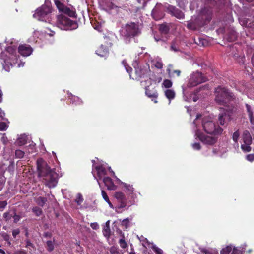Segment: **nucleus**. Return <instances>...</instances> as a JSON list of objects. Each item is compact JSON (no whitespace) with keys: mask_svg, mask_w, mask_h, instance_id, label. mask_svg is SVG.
I'll use <instances>...</instances> for the list:
<instances>
[{"mask_svg":"<svg viewBox=\"0 0 254 254\" xmlns=\"http://www.w3.org/2000/svg\"><path fill=\"white\" fill-rule=\"evenodd\" d=\"M37 168L38 175H58L50 168L47 163L41 158L37 160Z\"/></svg>","mask_w":254,"mask_h":254,"instance_id":"1a4fd4ad","label":"nucleus"},{"mask_svg":"<svg viewBox=\"0 0 254 254\" xmlns=\"http://www.w3.org/2000/svg\"><path fill=\"white\" fill-rule=\"evenodd\" d=\"M92 170L95 171L97 175H115V172L111 167L108 166L106 163L101 162L96 163L95 160H92Z\"/></svg>","mask_w":254,"mask_h":254,"instance_id":"0eeeda50","label":"nucleus"},{"mask_svg":"<svg viewBox=\"0 0 254 254\" xmlns=\"http://www.w3.org/2000/svg\"><path fill=\"white\" fill-rule=\"evenodd\" d=\"M101 193L102 197L103 199L105 200V201L108 203L110 208H113V206L111 201H110L107 193L104 190H102Z\"/></svg>","mask_w":254,"mask_h":254,"instance_id":"bb28decb","label":"nucleus"},{"mask_svg":"<svg viewBox=\"0 0 254 254\" xmlns=\"http://www.w3.org/2000/svg\"><path fill=\"white\" fill-rule=\"evenodd\" d=\"M246 159L248 161L253 162L254 160V154H250L246 155Z\"/></svg>","mask_w":254,"mask_h":254,"instance_id":"8fccbe9b","label":"nucleus"},{"mask_svg":"<svg viewBox=\"0 0 254 254\" xmlns=\"http://www.w3.org/2000/svg\"><path fill=\"white\" fill-rule=\"evenodd\" d=\"M164 94L166 97L169 100L170 102L175 98L176 95L175 92L173 89H166L164 91Z\"/></svg>","mask_w":254,"mask_h":254,"instance_id":"412c9836","label":"nucleus"},{"mask_svg":"<svg viewBox=\"0 0 254 254\" xmlns=\"http://www.w3.org/2000/svg\"><path fill=\"white\" fill-rule=\"evenodd\" d=\"M196 43L199 45L205 46V44L206 43V41L205 40L202 38H199L198 41L196 42Z\"/></svg>","mask_w":254,"mask_h":254,"instance_id":"603ef678","label":"nucleus"},{"mask_svg":"<svg viewBox=\"0 0 254 254\" xmlns=\"http://www.w3.org/2000/svg\"><path fill=\"white\" fill-rule=\"evenodd\" d=\"M211 19V12L205 8L202 9L196 18L198 26L202 27L208 23Z\"/></svg>","mask_w":254,"mask_h":254,"instance_id":"6e6552de","label":"nucleus"},{"mask_svg":"<svg viewBox=\"0 0 254 254\" xmlns=\"http://www.w3.org/2000/svg\"><path fill=\"white\" fill-rule=\"evenodd\" d=\"M126 201L127 200L120 201V205L119 208H122L125 207L126 206Z\"/></svg>","mask_w":254,"mask_h":254,"instance_id":"e2e57ef3","label":"nucleus"},{"mask_svg":"<svg viewBox=\"0 0 254 254\" xmlns=\"http://www.w3.org/2000/svg\"><path fill=\"white\" fill-rule=\"evenodd\" d=\"M115 197L119 201L127 200L125 195L122 192H116L115 193Z\"/></svg>","mask_w":254,"mask_h":254,"instance_id":"393cba45","label":"nucleus"},{"mask_svg":"<svg viewBox=\"0 0 254 254\" xmlns=\"http://www.w3.org/2000/svg\"><path fill=\"white\" fill-rule=\"evenodd\" d=\"M125 69L127 72H128L129 74H130L132 71V68L128 65L125 67Z\"/></svg>","mask_w":254,"mask_h":254,"instance_id":"338daca9","label":"nucleus"},{"mask_svg":"<svg viewBox=\"0 0 254 254\" xmlns=\"http://www.w3.org/2000/svg\"><path fill=\"white\" fill-rule=\"evenodd\" d=\"M15 156L18 158H22L24 155V152L21 150H16L15 152Z\"/></svg>","mask_w":254,"mask_h":254,"instance_id":"49530a36","label":"nucleus"},{"mask_svg":"<svg viewBox=\"0 0 254 254\" xmlns=\"http://www.w3.org/2000/svg\"><path fill=\"white\" fill-rule=\"evenodd\" d=\"M226 116V114L225 113H223L222 114H220L219 116L218 121L220 125H224L225 124V118Z\"/></svg>","mask_w":254,"mask_h":254,"instance_id":"58836bf2","label":"nucleus"},{"mask_svg":"<svg viewBox=\"0 0 254 254\" xmlns=\"http://www.w3.org/2000/svg\"><path fill=\"white\" fill-rule=\"evenodd\" d=\"M110 252L111 254H119V252L114 248H111Z\"/></svg>","mask_w":254,"mask_h":254,"instance_id":"0e129e2a","label":"nucleus"},{"mask_svg":"<svg viewBox=\"0 0 254 254\" xmlns=\"http://www.w3.org/2000/svg\"><path fill=\"white\" fill-rule=\"evenodd\" d=\"M111 230L109 225H107L103 230V234L106 237L109 238L110 236Z\"/></svg>","mask_w":254,"mask_h":254,"instance_id":"c756f323","label":"nucleus"},{"mask_svg":"<svg viewBox=\"0 0 254 254\" xmlns=\"http://www.w3.org/2000/svg\"><path fill=\"white\" fill-rule=\"evenodd\" d=\"M245 105L250 122L252 124H254V113L250 105L248 104H246Z\"/></svg>","mask_w":254,"mask_h":254,"instance_id":"4be33fe9","label":"nucleus"},{"mask_svg":"<svg viewBox=\"0 0 254 254\" xmlns=\"http://www.w3.org/2000/svg\"><path fill=\"white\" fill-rule=\"evenodd\" d=\"M168 74L169 77H173L174 76V75L176 74L177 77H179L181 75V71L180 70H174L172 72L170 69L168 70Z\"/></svg>","mask_w":254,"mask_h":254,"instance_id":"2f4dec72","label":"nucleus"},{"mask_svg":"<svg viewBox=\"0 0 254 254\" xmlns=\"http://www.w3.org/2000/svg\"><path fill=\"white\" fill-rule=\"evenodd\" d=\"M7 52H2L1 54V59L3 60V62H2L4 68L6 70H8L9 68V65L12 66V58L9 55H7V52H13V49L11 47H8Z\"/></svg>","mask_w":254,"mask_h":254,"instance_id":"9d476101","label":"nucleus"},{"mask_svg":"<svg viewBox=\"0 0 254 254\" xmlns=\"http://www.w3.org/2000/svg\"><path fill=\"white\" fill-rule=\"evenodd\" d=\"M198 27L199 26H198L197 23L196 22V19H195L194 21L189 22L187 24V27L189 29L192 30H195L197 29Z\"/></svg>","mask_w":254,"mask_h":254,"instance_id":"cd10ccee","label":"nucleus"},{"mask_svg":"<svg viewBox=\"0 0 254 254\" xmlns=\"http://www.w3.org/2000/svg\"><path fill=\"white\" fill-rule=\"evenodd\" d=\"M121 35L127 38H130L138 36L140 33L138 23L130 22L122 27L120 30Z\"/></svg>","mask_w":254,"mask_h":254,"instance_id":"f257e3e1","label":"nucleus"},{"mask_svg":"<svg viewBox=\"0 0 254 254\" xmlns=\"http://www.w3.org/2000/svg\"><path fill=\"white\" fill-rule=\"evenodd\" d=\"M68 100L70 101V103L75 105H80L83 104L82 100L78 97L72 94L71 93H68Z\"/></svg>","mask_w":254,"mask_h":254,"instance_id":"f3484780","label":"nucleus"},{"mask_svg":"<svg viewBox=\"0 0 254 254\" xmlns=\"http://www.w3.org/2000/svg\"><path fill=\"white\" fill-rule=\"evenodd\" d=\"M202 126L204 130L210 134L218 135L221 134L223 131V129L220 127L217 126L213 121L205 118L203 120Z\"/></svg>","mask_w":254,"mask_h":254,"instance_id":"423d86ee","label":"nucleus"},{"mask_svg":"<svg viewBox=\"0 0 254 254\" xmlns=\"http://www.w3.org/2000/svg\"><path fill=\"white\" fill-rule=\"evenodd\" d=\"M124 187L130 193H132L134 191V188L132 187V186L130 185L129 184H127L126 183L123 184Z\"/></svg>","mask_w":254,"mask_h":254,"instance_id":"37998d69","label":"nucleus"},{"mask_svg":"<svg viewBox=\"0 0 254 254\" xmlns=\"http://www.w3.org/2000/svg\"><path fill=\"white\" fill-rule=\"evenodd\" d=\"M237 36L236 32L234 30L230 29L227 32L224 38L228 42H232L236 40Z\"/></svg>","mask_w":254,"mask_h":254,"instance_id":"dca6fc26","label":"nucleus"},{"mask_svg":"<svg viewBox=\"0 0 254 254\" xmlns=\"http://www.w3.org/2000/svg\"><path fill=\"white\" fill-rule=\"evenodd\" d=\"M159 29L161 33L164 34H167L169 30L168 27L165 24L160 25Z\"/></svg>","mask_w":254,"mask_h":254,"instance_id":"c9c22d12","label":"nucleus"},{"mask_svg":"<svg viewBox=\"0 0 254 254\" xmlns=\"http://www.w3.org/2000/svg\"><path fill=\"white\" fill-rule=\"evenodd\" d=\"M96 54L101 57H105L108 55L109 49L108 47L103 45H101L96 51Z\"/></svg>","mask_w":254,"mask_h":254,"instance_id":"aec40b11","label":"nucleus"},{"mask_svg":"<svg viewBox=\"0 0 254 254\" xmlns=\"http://www.w3.org/2000/svg\"><path fill=\"white\" fill-rule=\"evenodd\" d=\"M12 217L13 218V223H17L18 221L20 220L21 217L19 215L16 214L15 211L14 212L13 215H12Z\"/></svg>","mask_w":254,"mask_h":254,"instance_id":"a18cd8bd","label":"nucleus"},{"mask_svg":"<svg viewBox=\"0 0 254 254\" xmlns=\"http://www.w3.org/2000/svg\"><path fill=\"white\" fill-rule=\"evenodd\" d=\"M242 140L243 143L248 145H251L252 143V137L248 130H245L243 132Z\"/></svg>","mask_w":254,"mask_h":254,"instance_id":"a211bd4d","label":"nucleus"},{"mask_svg":"<svg viewBox=\"0 0 254 254\" xmlns=\"http://www.w3.org/2000/svg\"><path fill=\"white\" fill-rule=\"evenodd\" d=\"M172 82L169 79H165L162 83V86L166 88H170L172 86Z\"/></svg>","mask_w":254,"mask_h":254,"instance_id":"f704fd0d","label":"nucleus"},{"mask_svg":"<svg viewBox=\"0 0 254 254\" xmlns=\"http://www.w3.org/2000/svg\"><path fill=\"white\" fill-rule=\"evenodd\" d=\"M119 243L120 244V247L122 248L125 249L127 246V243L125 241V240L124 237L123 238L120 239V240L119 241Z\"/></svg>","mask_w":254,"mask_h":254,"instance_id":"ea45409f","label":"nucleus"},{"mask_svg":"<svg viewBox=\"0 0 254 254\" xmlns=\"http://www.w3.org/2000/svg\"><path fill=\"white\" fill-rule=\"evenodd\" d=\"M14 254H26V253L24 251H16Z\"/></svg>","mask_w":254,"mask_h":254,"instance_id":"774afa93","label":"nucleus"},{"mask_svg":"<svg viewBox=\"0 0 254 254\" xmlns=\"http://www.w3.org/2000/svg\"><path fill=\"white\" fill-rule=\"evenodd\" d=\"M153 250L156 254H163V251L158 247H155L153 248Z\"/></svg>","mask_w":254,"mask_h":254,"instance_id":"6e6d98bb","label":"nucleus"},{"mask_svg":"<svg viewBox=\"0 0 254 254\" xmlns=\"http://www.w3.org/2000/svg\"><path fill=\"white\" fill-rule=\"evenodd\" d=\"M154 66L158 69H161L163 67V64L160 61H156L154 63Z\"/></svg>","mask_w":254,"mask_h":254,"instance_id":"3c124183","label":"nucleus"},{"mask_svg":"<svg viewBox=\"0 0 254 254\" xmlns=\"http://www.w3.org/2000/svg\"><path fill=\"white\" fill-rule=\"evenodd\" d=\"M62 0H54L55 5L58 9L61 11L64 12L66 11V8L64 5L61 2Z\"/></svg>","mask_w":254,"mask_h":254,"instance_id":"b1692460","label":"nucleus"},{"mask_svg":"<svg viewBox=\"0 0 254 254\" xmlns=\"http://www.w3.org/2000/svg\"><path fill=\"white\" fill-rule=\"evenodd\" d=\"M43 236L45 238H51L52 236V234L51 232H46L43 233Z\"/></svg>","mask_w":254,"mask_h":254,"instance_id":"680f3d73","label":"nucleus"},{"mask_svg":"<svg viewBox=\"0 0 254 254\" xmlns=\"http://www.w3.org/2000/svg\"><path fill=\"white\" fill-rule=\"evenodd\" d=\"M7 128V125L4 122H0V130L4 131Z\"/></svg>","mask_w":254,"mask_h":254,"instance_id":"09e8293b","label":"nucleus"},{"mask_svg":"<svg viewBox=\"0 0 254 254\" xmlns=\"http://www.w3.org/2000/svg\"><path fill=\"white\" fill-rule=\"evenodd\" d=\"M20 232V229L19 228H17L14 229L12 231V234L14 238H16V236L19 234Z\"/></svg>","mask_w":254,"mask_h":254,"instance_id":"864d4df0","label":"nucleus"},{"mask_svg":"<svg viewBox=\"0 0 254 254\" xmlns=\"http://www.w3.org/2000/svg\"><path fill=\"white\" fill-rule=\"evenodd\" d=\"M39 177H44L43 182L47 187L50 188H54L58 183V179L55 176H38Z\"/></svg>","mask_w":254,"mask_h":254,"instance_id":"9b49d317","label":"nucleus"},{"mask_svg":"<svg viewBox=\"0 0 254 254\" xmlns=\"http://www.w3.org/2000/svg\"><path fill=\"white\" fill-rule=\"evenodd\" d=\"M54 239L53 241L48 240L46 242V248L48 252H52L54 249Z\"/></svg>","mask_w":254,"mask_h":254,"instance_id":"a878e982","label":"nucleus"},{"mask_svg":"<svg viewBox=\"0 0 254 254\" xmlns=\"http://www.w3.org/2000/svg\"><path fill=\"white\" fill-rule=\"evenodd\" d=\"M1 237L3 238L4 241L7 242L9 245H11V242L10 241V236L6 232H2L0 233Z\"/></svg>","mask_w":254,"mask_h":254,"instance_id":"7c9ffc66","label":"nucleus"},{"mask_svg":"<svg viewBox=\"0 0 254 254\" xmlns=\"http://www.w3.org/2000/svg\"><path fill=\"white\" fill-rule=\"evenodd\" d=\"M199 140L206 145H213L216 143L217 138L215 136H208L203 134H200L198 136Z\"/></svg>","mask_w":254,"mask_h":254,"instance_id":"f8f14e48","label":"nucleus"},{"mask_svg":"<svg viewBox=\"0 0 254 254\" xmlns=\"http://www.w3.org/2000/svg\"><path fill=\"white\" fill-rule=\"evenodd\" d=\"M32 210L37 216H40L43 212L42 209L37 206L33 207Z\"/></svg>","mask_w":254,"mask_h":254,"instance_id":"72a5a7b5","label":"nucleus"},{"mask_svg":"<svg viewBox=\"0 0 254 254\" xmlns=\"http://www.w3.org/2000/svg\"><path fill=\"white\" fill-rule=\"evenodd\" d=\"M84 200L83 197L81 193H78L75 199V202L77 205H80Z\"/></svg>","mask_w":254,"mask_h":254,"instance_id":"e433bc0d","label":"nucleus"},{"mask_svg":"<svg viewBox=\"0 0 254 254\" xmlns=\"http://www.w3.org/2000/svg\"><path fill=\"white\" fill-rule=\"evenodd\" d=\"M7 205L6 201H0V211H3Z\"/></svg>","mask_w":254,"mask_h":254,"instance_id":"de8ad7c7","label":"nucleus"},{"mask_svg":"<svg viewBox=\"0 0 254 254\" xmlns=\"http://www.w3.org/2000/svg\"><path fill=\"white\" fill-rule=\"evenodd\" d=\"M239 136H240V133H239V132L238 130L236 131L233 134L232 138H233V141L235 143H237L238 142V139L239 138Z\"/></svg>","mask_w":254,"mask_h":254,"instance_id":"a19ab883","label":"nucleus"},{"mask_svg":"<svg viewBox=\"0 0 254 254\" xmlns=\"http://www.w3.org/2000/svg\"><path fill=\"white\" fill-rule=\"evenodd\" d=\"M52 12L51 3L45 1V3L37 8L33 17L39 21H46L48 19L49 15Z\"/></svg>","mask_w":254,"mask_h":254,"instance_id":"20e7f679","label":"nucleus"},{"mask_svg":"<svg viewBox=\"0 0 254 254\" xmlns=\"http://www.w3.org/2000/svg\"><path fill=\"white\" fill-rule=\"evenodd\" d=\"M104 183L108 190H115L116 189V186L114 184L111 178L108 176L105 177L103 179Z\"/></svg>","mask_w":254,"mask_h":254,"instance_id":"6ab92c4d","label":"nucleus"},{"mask_svg":"<svg viewBox=\"0 0 254 254\" xmlns=\"http://www.w3.org/2000/svg\"><path fill=\"white\" fill-rule=\"evenodd\" d=\"M47 201V199L46 197L40 196L37 198V199L36 200V203L39 206L43 207L44 205V204L46 203Z\"/></svg>","mask_w":254,"mask_h":254,"instance_id":"c85d7f7f","label":"nucleus"},{"mask_svg":"<svg viewBox=\"0 0 254 254\" xmlns=\"http://www.w3.org/2000/svg\"><path fill=\"white\" fill-rule=\"evenodd\" d=\"M207 78L200 72H193L190 74L188 79L187 86L193 87L206 82Z\"/></svg>","mask_w":254,"mask_h":254,"instance_id":"39448f33","label":"nucleus"},{"mask_svg":"<svg viewBox=\"0 0 254 254\" xmlns=\"http://www.w3.org/2000/svg\"><path fill=\"white\" fill-rule=\"evenodd\" d=\"M192 146L195 150H199L201 149V146L199 143H194L192 144Z\"/></svg>","mask_w":254,"mask_h":254,"instance_id":"5fc2aeb1","label":"nucleus"},{"mask_svg":"<svg viewBox=\"0 0 254 254\" xmlns=\"http://www.w3.org/2000/svg\"><path fill=\"white\" fill-rule=\"evenodd\" d=\"M145 95L149 98L151 99L155 103H158L157 99L158 97V93L156 89L153 88L152 90H150L148 86L145 88Z\"/></svg>","mask_w":254,"mask_h":254,"instance_id":"4468645a","label":"nucleus"},{"mask_svg":"<svg viewBox=\"0 0 254 254\" xmlns=\"http://www.w3.org/2000/svg\"><path fill=\"white\" fill-rule=\"evenodd\" d=\"M129 222V219L128 218H126L123 220L122 224L123 225L126 226V227H127L128 226Z\"/></svg>","mask_w":254,"mask_h":254,"instance_id":"bf43d9fd","label":"nucleus"},{"mask_svg":"<svg viewBox=\"0 0 254 254\" xmlns=\"http://www.w3.org/2000/svg\"><path fill=\"white\" fill-rule=\"evenodd\" d=\"M240 251L237 249V248H234L231 254H240Z\"/></svg>","mask_w":254,"mask_h":254,"instance_id":"69168bd1","label":"nucleus"},{"mask_svg":"<svg viewBox=\"0 0 254 254\" xmlns=\"http://www.w3.org/2000/svg\"><path fill=\"white\" fill-rule=\"evenodd\" d=\"M25 242H26V247H34V245H33V243H32L31 242L30 240L27 239L25 240Z\"/></svg>","mask_w":254,"mask_h":254,"instance_id":"052dcab7","label":"nucleus"},{"mask_svg":"<svg viewBox=\"0 0 254 254\" xmlns=\"http://www.w3.org/2000/svg\"><path fill=\"white\" fill-rule=\"evenodd\" d=\"M251 145H248L247 143H243L241 145V148L243 152H249L251 151L252 148Z\"/></svg>","mask_w":254,"mask_h":254,"instance_id":"473e14b6","label":"nucleus"},{"mask_svg":"<svg viewBox=\"0 0 254 254\" xmlns=\"http://www.w3.org/2000/svg\"><path fill=\"white\" fill-rule=\"evenodd\" d=\"M57 24L61 29L65 30H74L78 26L76 21L71 20L68 17L63 15L57 17Z\"/></svg>","mask_w":254,"mask_h":254,"instance_id":"f03ea898","label":"nucleus"},{"mask_svg":"<svg viewBox=\"0 0 254 254\" xmlns=\"http://www.w3.org/2000/svg\"><path fill=\"white\" fill-rule=\"evenodd\" d=\"M201 252L205 254H214L212 251L206 249H202Z\"/></svg>","mask_w":254,"mask_h":254,"instance_id":"13d9d810","label":"nucleus"},{"mask_svg":"<svg viewBox=\"0 0 254 254\" xmlns=\"http://www.w3.org/2000/svg\"><path fill=\"white\" fill-rule=\"evenodd\" d=\"M32 48L27 44L21 45L18 47V52L23 56H28L32 54Z\"/></svg>","mask_w":254,"mask_h":254,"instance_id":"ddd939ff","label":"nucleus"},{"mask_svg":"<svg viewBox=\"0 0 254 254\" xmlns=\"http://www.w3.org/2000/svg\"><path fill=\"white\" fill-rule=\"evenodd\" d=\"M90 226L94 230H97L99 228V225L96 222L91 223Z\"/></svg>","mask_w":254,"mask_h":254,"instance_id":"4d7b16f0","label":"nucleus"},{"mask_svg":"<svg viewBox=\"0 0 254 254\" xmlns=\"http://www.w3.org/2000/svg\"><path fill=\"white\" fill-rule=\"evenodd\" d=\"M3 217L6 222L9 221L11 217H12V215L10 214L9 212H5L3 214Z\"/></svg>","mask_w":254,"mask_h":254,"instance_id":"c03bdc74","label":"nucleus"},{"mask_svg":"<svg viewBox=\"0 0 254 254\" xmlns=\"http://www.w3.org/2000/svg\"><path fill=\"white\" fill-rule=\"evenodd\" d=\"M216 101L220 104H225L234 98V95L226 88L218 87L216 89Z\"/></svg>","mask_w":254,"mask_h":254,"instance_id":"7ed1b4c3","label":"nucleus"},{"mask_svg":"<svg viewBox=\"0 0 254 254\" xmlns=\"http://www.w3.org/2000/svg\"><path fill=\"white\" fill-rule=\"evenodd\" d=\"M148 69L149 67L147 68L145 67H141L140 66L136 69V73L138 76L142 77L147 73Z\"/></svg>","mask_w":254,"mask_h":254,"instance_id":"5701e85b","label":"nucleus"},{"mask_svg":"<svg viewBox=\"0 0 254 254\" xmlns=\"http://www.w3.org/2000/svg\"><path fill=\"white\" fill-rule=\"evenodd\" d=\"M27 142L26 138L25 136H21L18 139V143L20 145H23L26 144Z\"/></svg>","mask_w":254,"mask_h":254,"instance_id":"79ce46f5","label":"nucleus"},{"mask_svg":"<svg viewBox=\"0 0 254 254\" xmlns=\"http://www.w3.org/2000/svg\"><path fill=\"white\" fill-rule=\"evenodd\" d=\"M231 247L228 246L222 249V250L220 251V254H229L231 252Z\"/></svg>","mask_w":254,"mask_h":254,"instance_id":"4c0bfd02","label":"nucleus"},{"mask_svg":"<svg viewBox=\"0 0 254 254\" xmlns=\"http://www.w3.org/2000/svg\"><path fill=\"white\" fill-rule=\"evenodd\" d=\"M167 9L171 14L177 18L181 19L184 18V13L180 9L176 8L175 6L169 5Z\"/></svg>","mask_w":254,"mask_h":254,"instance_id":"2eb2a0df","label":"nucleus"}]
</instances>
